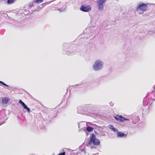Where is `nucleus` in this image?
<instances>
[{
  "mask_svg": "<svg viewBox=\"0 0 155 155\" xmlns=\"http://www.w3.org/2000/svg\"><path fill=\"white\" fill-rule=\"evenodd\" d=\"M96 145H99L100 143V141L99 140L96 139V136L94 134H92L91 137L90 138V140H89L88 143L91 144L92 143Z\"/></svg>",
  "mask_w": 155,
  "mask_h": 155,
  "instance_id": "f257e3e1",
  "label": "nucleus"
},
{
  "mask_svg": "<svg viewBox=\"0 0 155 155\" xmlns=\"http://www.w3.org/2000/svg\"><path fill=\"white\" fill-rule=\"evenodd\" d=\"M102 63L99 60H97L93 66L94 69L95 71L98 70L101 68Z\"/></svg>",
  "mask_w": 155,
  "mask_h": 155,
  "instance_id": "f03ea898",
  "label": "nucleus"
},
{
  "mask_svg": "<svg viewBox=\"0 0 155 155\" xmlns=\"http://www.w3.org/2000/svg\"><path fill=\"white\" fill-rule=\"evenodd\" d=\"M147 8V7L146 4L140 3L137 7V9L143 12L146 11Z\"/></svg>",
  "mask_w": 155,
  "mask_h": 155,
  "instance_id": "7ed1b4c3",
  "label": "nucleus"
},
{
  "mask_svg": "<svg viewBox=\"0 0 155 155\" xmlns=\"http://www.w3.org/2000/svg\"><path fill=\"white\" fill-rule=\"evenodd\" d=\"M106 0H98L97 2L98 8L99 10H102L104 7L103 3Z\"/></svg>",
  "mask_w": 155,
  "mask_h": 155,
  "instance_id": "20e7f679",
  "label": "nucleus"
},
{
  "mask_svg": "<svg viewBox=\"0 0 155 155\" xmlns=\"http://www.w3.org/2000/svg\"><path fill=\"white\" fill-rule=\"evenodd\" d=\"M80 9L84 12H89L91 10V7L89 5L85 6L83 5L81 6Z\"/></svg>",
  "mask_w": 155,
  "mask_h": 155,
  "instance_id": "39448f33",
  "label": "nucleus"
},
{
  "mask_svg": "<svg viewBox=\"0 0 155 155\" xmlns=\"http://www.w3.org/2000/svg\"><path fill=\"white\" fill-rule=\"evenodd\" d=\"M117 117H114V118L117 121L119 122H123L124 121L126 120L128 121L129 120L127 119H125L121 115H117Z\"/></svg>",
  "mask_w": 155,
  "mask_h": 155,
  "instance_id": "423d86ee",
  "label": "nucleus"
},
{
  "mask_svg": "<svg viewBox=\"0 0 155 155\" xmlns=\"http://www.w3.org/2000/svg\"><path fill=\"white\" fill-rule=\"evenodd\" d=\"M19 102L21 105L24 109L27 110L28 112H30V109L27 107V106L21 100H20L19 101Z\"/></svg>",
  "mask_w": 155,
  "mask_h": 155,
  "instance_id": "0eeeda50",
  "label": "nucleus"
},
{
  "mask_svg": "<svg viewBox=\"0 0 155 155\" xmlns=\"http://www.w3.org/2000/svg\"><path fill=\"white\" fill-rule=\"evenodd\" d=\"M117 136L118 137H126L127 135L122 132H118L117 133Z\"/></svg>",
  "mask_w": 155,
  "mask_h": 155,
  "instance_id": "6e6552de",
  "label": "nucleus"
},
{
  "mask_svg": "<svg viewBox=\"0 0 155 155\" xmlns=\"http://www.w3.org/2000/svg\"><path fill=\"white\" fill-rule=\"evenodd\" d=\"M8 100L6 97H4L2 99V103L4 104H7L8 102Z\"/></svg>",
  "mask_w": 155,
  "mask_h": 155,
  "instance_id": "1a4fd4ad",
  "label": "nucleus"
},
{
  "mask_svg": "<svg viewBox=\"0 0 155 155\" xmlns=\"http://www.w3.org/2000/svg\"><path fill=\"white\" fill-rule=\"evenodd\" d=\"M86 130L88 132H91L93 130V128L90 127H87L86 128Z\"/></svg>",
  "mask_w": 155,
  "mask_h": 155,
  "instance_id": "9d476101",
  "label": "nucleus"
},
{
  "mask_svg": "<svg viewBox=\"0 0 155 155\" xmlns=\"http://www.w3.org/2000/svg\"><path fill=\"white\" fill-rule=\"evenodd\" d=\"M15 1V0H8L7 3L8 4H11L13 3Z\"/></svg>",
  "mask_w": 155,
  "mask_h": 155,
  "instance_id": "9b49d317",
  "label": "nucleus"
},
{
  "mask_svg": "<svg viewBox=\"0 0 155 155\" xmlns=\"http://www.w3.org/2000/svg\"><path fill=\"white\" fill-rule=\"evenodd\" d=\"M43 0H36L35 1V3H40L42 2Z\"/></svg>",
  "mask_w": 155,
  "mask_h": 155,
  "instance_id": "f8f14e48",
  "label": "nucleus"
},
{
  "mask_svg": "<svg viewBox=\"0 0 155 155\" xmlns=\"http://www.w3.org/2000/svg\"><path fill=\"white\" fill-rule=\"evenodd\" d=\"M0 84H2L3 85L5 86H6V87H9V86L8 85H7L6 84H5L3 82H2V81H0Z\"/></svg>",
  "mask_w": 155,
  "mask_h": 155,
  "instance_id": "ddd939ff",
  "label": "nucleus"
},
{
  "mask_svg": "<svg viewBox=\"0 0 155 155\" xmlns=\"http://www.w3.org/2000/svg\"><path fill=\"white\" fill-rule=\"evenodd\" d=\"M108 127L111 130L114 128V126L111 125H110L108 126Z\"/></svg>",
  "mask_w": 155,
  "mask_h": 155,
  "instance_id": "4468645a",
  "label": "nucleus"
},
{
  "mask_svg": "<svg viewBox=\"0 0 155 155\" xmlns=\"http://www.w3.org/2000/svg\"><path fill=\"white\" fill-rule=\"evenodd\" d=\"M112 130L114 132H118V130L116 129V128H114Z\"/></svg>",
  "mask_w": 155,
  "mask_h": 155,
  "instance_id": "2eb2a0df",
  "label": "nucleus"
},
{
  "mask_svg": "<svg viewBox=\"0 0 155 155\" xmlns=\"http://www.w3.org/2000/svg\"><path fill=\"white\" fill-rule=\"evenodd\" d=\"M65 155V152H63L62 153H59L58 155Z\"/></svg>",
  "mask_w": 155,
  "mask_h": 155,
  "instance_id": "dca6fc26",
  "label": "nucleus"
},
{
  "mask_svg": "<svg viewBox=\"0 0 155 155\" xmlns=\"http://www.w3.org/2000/svg\"><path fill=\"white\" fill-rule=\"evenodd\" d=\"M33 6V4L32 3L31 4H29V6L30 7H31Z\"/></svg>",
  "mask_w": 155,
  "mask_h": 155,
  "instance_id": "f3484780",
  "label": "nucleus"
}]
</instances>
